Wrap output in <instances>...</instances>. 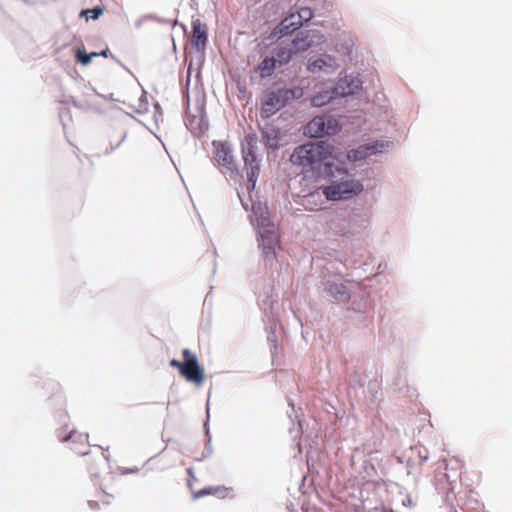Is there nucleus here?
I'll use <instances>...</instances> for the list:
<instances>
[{"instance_id":"1","label":"nucleus","mask_w":512,"mask_h":512,"mask_svg":"<svg viewBox=\"0 0 512 512\" xmlns=\"http://www.w3.org/2000/svg\"><path fill=\"white\" fill-rule=\"evenodd\" d=\"M335 147L329 140H311L298 145L290 155L293 165L308 168L315 181L325 180L331 183L337 177L355 176L341 157L342 153L335 154Z\"/></svg>"},{"instance_id":"2","label":"nucleus","mask_w":512,"mask_h":512,"mask_svg":"<svg viewBox=\"0 0 512 512\" xmlns=\"http://www.w3.org/2000/svg\"><path fill=\"white\" fill-rule=\"evenodd\" d=\"M251 223L256 229L258 246L264 259L272 260L276 257V249L280 246V234L266 203L261 201L252 203Z\"/></svg>"},{"instance_id":"3","label":"nucleus","mask_w":512,"mask_h":512,"mask_svg":"<svg viewBox=\"0 0 512 512\" xmlns=\"http://www.w3.org/2000/svg\"><path fill=\"white\" fill-rule=\"evenodd\" d=\"M304 94V89L300 85L285 87L279 82L274 83L270 88L263 91L260 109L261 118H271L290 102L301 99Z\"/></svg>"},{"instance_id":"4","label":"nucleus","mask_w":512,"mask_h":512,"mask_svg":"<svg viewBox=\"0 0 512 512\" xmlns=\"http://www.w3.org/2000/svg\"><path fill=\"white\" fill-rule=\"evenodd\" d=\"M181 353L183 360L173 358L169 361V366L176 368L179 375L188 383H192L196 387L202 386L206 379V374L197 354L189 348H183Z\"/></svg>"},{"instance_id":"5","label":"nucleus","mask_w":512,"mask_h":512,"mask_svg":"<svg viewBox=\"0 0 512 512\" xmlns=\"http://www.w3.org/2000/svg\"><path fill=\"white\" fill-rule=\"evenodd\" d=\"M344 177L340 176V179L321 187L322 195L328 202L336 203L350 200L364 191V184L361 180L356 179L355 176L346 179Z\"/></svg>"},{"instance_id":"6","label":"nucleus","mask_w":512,"mask_h":512,"mask_svg":"<svg viewBox=\"0 0 512 512\" xmlns=\"http://www.w3.org/2000/svg\"><path fill=\"white\" fill-rule=\"evenodd\" d=\"M371 225L368 212L353 208L336 225V233L345 240H352L360 236Z\"/></svg>"},{"instance_id":"7","label":"nucleus","mask_w":512,"mask_h":512,"mask_svg":"<svg viewBox=\"0 0 512 512\" xmlns=\"http://www.w3.org/2000/svg\"><path fill=\"white\" fill-rule=\"evenodd\" d=\"M342 124L337 116L326 113L315 116L304 127L303 134L308 138H323L340 133Z\"/></svg>"},{"instance_id":"8","label":"nucleus","mask_w":512,"mask_h":512,"mask_svg":"<svg viewBox=\"0 0 512 512\" xmlns=\"http://www.w3.org/2000/svg\"><path fill=\"white\" fill-rule=\"evenodd\" d=\"M302 23L295 20V16H285L279 23L260 33V38L265 46L278 43L282 38L291 36L300 30Z\"/></svg>"},{"instance_id":"9","label":"nucleus","mask_w":512,"mask_h":512,"mask_svg":"<svg viewBox=\"0 0 512 512\" xmlns=\"http://www.w3.org/2000/svg\"><path fill=\"white\" fill-rule=\"evenodd\" d=\"M212 146L217 166L228 170L231 173V177H242V172L235 161L231 145L227 141L213 140Z\"/></svg>"},{"instance_id":"10","label":"nucleus","mask_w":512,"mask_h":512,"mask_svg":"<svg viewBox=\"0 0 512 512\" xmlns=\"http://www.w3.org/2000/svg\"><path fill=\"white\" fill-rule=\"evenodd\" d=\"M333 82L337 87L340 99L358 95L363 87V81L358 75L354 74H345L344 77H337Z\"/></svg>"},{"instance_id":"11","label":"nucleus","mask_w":512,"mask_h":512,"mask_svg":"<svg viewBox=\"0 0 512 512\" xmlns=\"http://www.w3.org/2000/svg\"><path fill=\"white\" fill-rule=\"evenodd\" d=\"M340 99L339 92L333 80L323 83L311 97V105L321 108L330 105L335 100Z\"/></svg>"},{"instance_id":"12","label":"nucleus","mask_w":512,"mask_h":512,"mask_svg":"<svg viewBox=\"0 0 512 512\" xmlns=\"http://www.w3.org/2000/svg\"><path fill=\"white\" fill-rule=\"evenodd\" d=\"M241 154L245 165L248 167L260 168V158L257 148V136L255 133H249L241 142Z\"/></svg>"},{"instance_id":"13","label":"nucleus","mask_w":512,"mask_h":512,"mask_svg":"<svg viewBox=\"0 0 512 512\" xmlns=\"http://www.w3.org/2000/svg\"><path fill=\"white\" fill-rule=\"evenodd\" d=\"M339 66L340 64L335 56L324 53L315 58H310L307 63V70L311 73L323 72L325 74H331Z\"/></svg>"},{"instance_id":"14","label":"nucleus","mask_w":512,"mask_h":512,"mask_svg":"<svg viewBox=\"0 0 512 512\" xmlns=\"http://www.w3.org/2000/svg\"><path fill=\"white\" fill-rule=\"evenodd\" d=\"M323 286L326 295L333 298L337 303L345 304L350 301L351 291L345 283L327 280L323 283Z\"/></svg>"},{"instance_id":"15","label":"nucleus","mask_w":512,"mask_h":512,"mask_svg":"<svg viewBox=\"0 0 512 512\" xmlns=\"http://www.w3.org/2000/svg\"><path fill=\"white\" fill-rule=\"evenodd\" d=\"M208 42V28L200 19L192 20L191 46L196 52H203Z\"/></svg>"},{"instance_id":"16","label":"nucleus","mask_w":512,"mask_h":512,"mask_svg":"<svg viewBox=\"0 0 512 512\" xmlns=\"http://www.w3.org/2000/svg\"><path fill=\"white\" fill-rule=\"evenodd\" d=\"M271 55L278 68L287 66L298 55L290 43H280L271 50Z\"/></svg>"},{"instance_id":"17","label":"nucleus","mask_w":512,"mask_h":512,"mask_svg":"<svg viewBox=\"0 0 512 512\" xmlns=\"http://www.w3.org/2000/svg\"><path fill=\"white\" fill-rule=\"evenodd\" d=\"M56 437L62 443H65V442L77 443V442H83V441L88 442V434L87 433H85V434L77 433L75 428L68 430V424L66 422H63V425L56 430Z\"/></svg>"},{"instance_id":"18","label":"nucleus","mask_w":512,"mask_h":512,"mask_svg":"<svg viewBox=\"0 0 512 512\" xmlns=\"http://www.w3.org/2000/svg\"><path fill=\"white\" fill-rule=\"evenodd\" d=\"M261 137L263 142L273 151H276L280 148L281 140L283 137L282 132L277 127H269L264 130H261Z\"/></svg>"},{"instance_id":"19","label":"nucleus","mask_w":512,"mask_h":512,"mask_svg":"<svg viewBox=\"0 0 512 512\" xmlns=\"http://www.w3.org/2000/svg\"><path fill=\"white\" fill-rule=\"evenodd\" d=\"M289 43L290 46H292L294 50L297 51L298 55L314 46V40H312L306 30L298 31L295 37Z\"/></svg>"},{"instance_id":"20","label":"nucleus","mask_w":512,"mask_h":512,"mask_svg":"<svg viewBox=\"0 0 512 512\" xmlns=\"http://www.w3.org/2000/svg\"><path fill=\"white\" fill-rule=\"evenodd\" d=\"M209 421H210V407H209V401H208L206 404V420L203 423L204 434H205V445H204V449L202 451L201 457L197 458L196 459L197 461H202V460L210 457L213 454L212 435L210 433Z\"/></svg>"},{"instance_id":"21","label":"nucleus","mask_w":512,"mask_h":512,"mask_svg":"<svg viewBox=\"0 0 512 512\" xmlns=\"http://www.w3.org/2000/svg\"><path fill=\"white\" fill-rule=\"evenodd\" d=\"M341 157L351 163H356L360 161H364L368 159L370 156L368 154V148L365 143L358 145L357 147L350 148L341 152Z\"/></svg>"},{"instance_id":"22","label":"nucleus","mask_w":512,"mask_h":512,"mask_svg":"<svg viewBox=\"0 0 512 512\" xmlns=\"http://www.w3.org/2000/svg\"><path fill=\"white\" fill-rule=\"evenodd\" d=\"M277 65L272 55L265 56L255 67L261 79L270 78L275 74Z\"/></svg>"},{"instance_id":"23","label":"nucleus","mask_w":512,"mask_h":512,"mask_svg":"<svg viewBox=\"0 0 512 512\" xmlns=\"http://www.w3.org/2000/svg\"><path fill=\"white\" fill-rule=\"evenodd\" d=\"M333 50L349 59L352 58L353 42L348 36L339 37L334 43Z\"/></svg>"},{"instance_id":"24","label":"nucleus","mask_w":512,"mask_h":512,"mask_svg":"<svg viewBox=\"0 0 512 512\" xmlns=\"http://www.w3.org/2000/svg\"><path fill=\"white\" fill-rule=\"evenodd\" d=\"M228 489L229 488L224 485L205 486L193 493V499H199L210 495H217L219 498H224Z\"/></svg>"},{"instance_id":"25","label":"nucleus","mask_w":512,"mask_h":512,"mask_svg":"<svg viewBox=\"0 0 512 512\" xmlns=\"http://www.w3.org/2000/svg\"><path fill=\"white\" fill-rule=\"evenodd\" d=\"M368 148L369 156L382 154L387 148L392 145L390 141L376 139L365 143Z\"/></svg>"},{"instance_id":"26","label":"nucleus","mask_w":512,"mask_h":512,"mask_svg":"<svg viewBox=\"0 0 512 512\" xmlns=\"http://www.w3.org/2000/svg\"><path fill=\"white\" fill-rule=\"evenodd\" d=\"M346 384L348 390H355L361 389L364 387L365 379L361 376L360 372L358 370H353L352 372L348 373L346 376Z\"/></svg>"},{"instance_id":"27","label":"nucleus","mask_w":512,"mask_h":512,"mask_svg":"<svg viewBox=\"0 0 512 512\" xmlns=\"http://www.w3.org/2000/svg\"><path fill=\"white\" fill-rule=\"evenodd\" d=\"M104 11L105 7L103 5H95L92 8H84L80 10L79 17L85 18L86 21L89 19L97 20L101 15H103Z\"/></svg>"},{"instance_id":"28","label":"nucleus","mask_w":512,"mask_h":512,"mask_svg":"<svg viewBox=\"0 0 512 512\" xmlns=\"http://www.w3.org/2000/svg\"><path fill=\"white\" fill-rule=\"evenodd\" d=\"M259 175H260V168H256L254 166V167H248V169H246V177H247L246 189L250 194L255 191Z\"/></svg>"},{"instance_id":"29","label":"nucleus","mask_w":512,"mask_h":512,"mask_svg":"<svg viewBox=\"0 0 512 512\" xmlns=\"http://www.w3.org/2000/svg\"><path fill=\"white\" fill-rule=\"evenodd\" d=\"M143 19H146V21H154L159 24H171L172 27L179 25L183 29V31H185V32L187 31L186 25L183 23H179L178 20H170L167 18H163V17L158 16L155 13L144 14Z\"/></svg>"},{"instance_id":"30","label":"nucleus","mask_w":512,"mask_h":512,"mask_svg":"<svg viewBox=\"0 0 512 512\" xmlns=\"http://www.w3.org/2000/svg\"><path fill=\"white\" fill-rule=\"evenodd\" d=\"M289 16H295L296 21H300L302 26L309 22L314 17V11L308 6L300 7L296 13H291Z\"/></svg>"},{"instance_id":"31","label":"nucleus","mask_w":512,"mask_h":512,"mask_svg":"<svg viewBox=\"0 0 512 512\" xmlns=\"http://www.w3.org/2000/svg\"><path fill=\"white\" fill-rule=\"evenodd\" d=\"M75 60L82 66H87L92 62L91 56L85 51L83 46L77 47L75 51Z\"/></svg>"},{"instance_id":"32","label":"nucleus","mask_w":512,"mask_h":512,"mask_svg":"<svg viewBox=\"0 0 512 512\" xmlns=\"http://www.w3.org/2000/svg\"><path fill=\"white\" fill-rule=\"evenodd\" d=\"M192 65H193V59L190 61V65L187 68V77H186V85L182 90L183 99L186 102L187 106H190V94H189V85L191 83V76H192Z\"/></svg>"},{"instance_id":"33","label":"nucleus","mask_w":512,"mask_h":512,"mask_svg":"<svg viewBox=\"0 0 512 512\" xmlns=\"http://www.w3.org/2000/svg\"><path fill=\"white\" fill-rule=\"evenodd\" d=\"M199 112H200V119H199V122H198L197 129L199 131V134L203 135L208 130V128H209V123H208V119H207V116H206L204 105H202L200 107V111Z\"/></svg>"},{"instance_id":"34","label":"nucleus","mask_w":512,"mask_h":512,"mask_svg":"<svg viewBox=\"0 0 512 512\" xmlns=\"http://www.w3.org/2000/svg\"><path fill=\"white\" fill-rule=\"evenodd\" d=\"M306 32H308V35L312 38V40H314V46L321 45L323 42H325V36L320 30L306 29Z\"/></svg>"},{"instance_id":"35","label":"nucleus","mask_w":512,"mask_h":512,"mask_svg":"<svg viewBox=\"0 0 512 512\" xmlns=\"http://www.w3.org/2000/svg\"><path fill=\"white\" fill-rule=\"evenodd\" d=\"M267 342H268V345H269L272 355L275 354L278 346H277V336H276V333L274 330H272L271 332L268 333Z\"/></svg>"},{"instance_id":"36","label":"nucleus","mask_w":512,"mask_h":512,"mask_svg":"<svg viewBox=\"0 0 512 512\" xmlns=\"http://www.w3.org/2000/svg\"><path fill=\"white\" fill-rule=\"evenodd\" d=\"M45 385L48 386L49 389L52 390L53 394L57 397V398H60L62 400V396L60 394V385L59 383L53 381V380H48L45 382Z\"/></svg>"},{"instance_id":"37","label":"nucleus","mask_w":512,"mask_h":512,"mask_svg":"<svg viewBox=\"0 0 512 512\" xmlns=\"http://www.w3.org/2000/svg\"><path fill=\"white\" fill-rule=\"evenodd\" d=\"M366 307H367V300H362L361 303H359V305H357V303L355 301L352 302V308L356 311L364 312Z\"/></svg>"},{"instance_id":"38","label":"nucleus","mask_w":512,"mask_h":512,"mask_svg":"<svg viewBox=\"0 0 512 512\" xmlns=\"http://www.w3.org/2000/svg\"><path fill=\"white\" fill-rule=\"evenodd\" d=\"M374 511L375 512H398L395 509H393L391 507L384 506V505L374 507Z\"/></svg>"},{"instance_id":"39","label":"nucleus","mask_w":512,"mask_h":512,"mask_svg":"<svg viewBox=\"0 0 512 512\" xmlns=\"http://www.w3.org/2000/svg\"><path fill=\"white\" fill-rule=\"evenodd\" d=\"M379 388V385L376 381L370 380L367 385V390L370 393H373L374 391H377Z\"/></svg>"},{"instance_id":"40","label":"nucleus","mask_w":512,"mask_h":512,"mask_svg":"<svg viewBox=\"0 0 512 512\" xmlns=\"http://www.w3.org/2000/svg\"><path fill=\"white\" fill-rule=\"evenodd\" d=\"M120 147V143H116V144H112L110 143V146L106 148L104 154L105 155H110L112 154L116 149H118Z\"/></svg>"},{"instance_id":"41","label":"nucleus","mask_w":512,"mask_h":512,"mask_svg":"<svg viewBox=\"0 0 512 512\" xmlns=\"http://www.w3.org/2000/svg\"><path fill=\"white\" fill-rule=\"evenodd\" d=\"M139 472V468L134 466L130 468H125L122 472L123 475L136 474Z\"/></svg>"},{"instance_id":"42","label":"nucleus","mask_w":512,"mask_h":512,"mask_svg":"<svg viewBox=\"0 0 512 512\" xmlns=\"http://www.w3.org/2000/svg\"><path fill=\"white\" fill-rule=\"evenodd\" d=\"M111 55H112V53L110 52L108 47L99 51V56H101V57L107 58V57H111Z\"/></svg>"},{"instance_id":"43","label":"nucleus","mask_w":512,"mask_h":512,"mask_svg":"<svg viewBox=\"0 0 512 512\" xmlns=\"http://www.w3.org/2000/svg\"><path fill=\"white\" fill-rule=\"evenodd\" d=\"M402 505L403 506H406V507H413L414 504L412 502V498L411 496H407L403 501H402Z\"/></svg>"},{"instance_id":"44","label":"nucleus","mask_w":512,"mask_h":512,"mask_svg":"<svg viewBox=\"0 0 512 512\" xmlns=\"http://www.w3.org/2000/svg\"><path fill=\"white\" fill-rule=\"evenodd\" d=\"M99 448H100L102 451H106V450H108V449H109V447L104 448V447H102V446H99ZM101 456H102L103 460H104L106 463H108V462H109V458H110V456H109L108 454H105L104 452H102V453H101Z\"/></svg>"},{"instance_id":"45","label":"nucleus","mask_w":512,"mask_h":512,"mask_svg":"<svg viewBox=\"0 0 512 512\" xmlns=\"http://www.w3.org/2000/svg\"><path fill=\"white\" fill-rule=\"evenodd\" d=\"M154 108H155V115H154V117L157 120V114L162 115V109H161V106H160V104L158 102H156L154 104Z\"/></svg>"},{"instance_id":"46","label":"nucleus","mask_w":512,"mask_h":512,"mask_svg":"<svg viewBox=\"0 0 512 512\" xmlns=\"http://www.w3.org/2000/svg\"><path fill=\"white\" fill-rule=\"evenodd\" d=\"M237 195L240 199L241 205L244 208V210L248 211V204L242 199V193L237 191Z\"/></svg>"},{"instance_id":"47","label":"nucleus","mask_w":512,"mask_h":512,"mask_svg":"<svg viewBox=\"0 0 512 512\" xmlns=\"http://www.w3.org/2000/svg\"><path fill=\"white\" fill-rule=\"evenodd\" d=\"M146 21V19H143V15L135 22V28L140 29L143 25V23Z\"/></svg>"},{"instance_id":"48","label":"nucleus","mask_w":512,"mask_h":512,"mask_svg":"<svg viewBox=\"0 0 512 512\" xmlns=\"http://www.w3.org/2000/svg\"><path fill=\"white\" fill-rule=\"evenodd\" d=\"M88 506L91 509L95 510V509H97L99 507V503L97 501H95V500H89L88 501Z\"/></svg>"},{"instance_id":"49","label":"nucleus","mask_w":512,"mask_h":512,"mask_svg":"<svg viewBox=\"0 0 512 512\" xmlns=\"http://www.w3.org/2000/svg\"><path fill=\"white\" fill-rule=\"evenodd\" d=\"M263 306H265V309L271 305V301L269 299V295H266L265 298L262 300Z\"/></svg>"},{"instance_id":"50","label":"nucleus","mask_w":512,"mask_h":512,"mask_svg":"<svg viewBox=\"0 0 512 512\" xmlns=\"http://www.w3.org/2000/svg\"><path fill=\"white\" fill-rule=\"evenodd\" d=\"M290 405H291V407H292V412H291V413H289V412H288V417L292 420V419H293V418H292V417H293V414H295L294 416H295L296 418L298 417V415H297V413H296V411H295V406H294V404L291 402V403H290Z\"/></svg>"},{"instance_id":"51","label":"nucleus","mask_w":512,"mask_h":512,"mask_svg":"<svg viewBox=\"0 0 512 512\" xmlns=\"http://www.w3.org/2000/svg\"><path fill=\"white\" fill-rule=\"evenodd\" d=\"M71 103L76 108H81L82 107V105L79 103V101L75 97H73V96L71 97Z\"/></svg>"},{"instance_id":"52","label":"nucleus","mask_w":512,"mask_h":512,"mask_svg":"<svg viewBox=\"0 0 512 512\" xmlns=\"http://www.w3.org/2000/svg\"><path fill=\"white\" fill-rule=\"evenodd\" d=\"M186 472H187V475L189 476L190 479H194V469H193V467H188L186 469Z\"/></svg>"},{"instance_id":"53","label":"nucleus","mask_w":512,"mask_h":512,"mask_svg":"<svg viewBox=\"0 0 512 512\" xmlns=\"http://www.w3.org/2000/svg\"><path fill=\"white\" fill-rule=\"evenodd\" d=\"M73 449H74V451H75L76 453H78V454H80V455H83V456H86V455H89V454H90V451H89V450H87V451H82V450H78V449H76V448H73Z\"/></svg>"},{"instance_id":"54","label":"nucleus","mask_w":512,"mask_h":512,"mask_svg":"<svg viewBox=\"0 0 512 512\" xmlns=\"http://www.w3.org/2000/svg\"><path fill=\"white\" fill-rule=\"evenodd\" d=\"M126 138H127V132L124 131L117 143H120V145H121L125 141Z\"/></svg>"},{"instance_id":"55","label":"nucleus","mask_w":512,"mask_h":512,"mask_svg":"<svg viewBox=\"0 0 512 512\" xmlns=\"http://www.w3.org/2000/svg\"><path fill=\"white\" fill-rule=\"evenodd\" d=\"M111 59H113L116 63H118L119 65H121L122 67L126 68L125 65L121 62L120 59H118L115 55H111Z\"/></svg>"},{"instance_id":"56","label":"nucleus","mask_w":512,"mask_h":512,"mask_svg":"<svg viewBox=\"0 0 512 512\" xmlns=\"http://www.w3.org/2000/svg\"><path fill=\"white\" fill-rule=\"evenodd\" d=\"M139 101H140V103H141V104H142V103H146V104H147V96H146V92H144V93L141 95V97H140Z\"/></svg>"},{"instance_id":"57","label":"nucleus","mask_w":512,"mask_h":512,"mask_svg":"<svg viewBox=\"0 0 512 512\" xmlns=\"http://www.w3.org/2000/svg\"><path fill=\"white\" fill-rule=\"evenodd\" d=\"M88 54L91 56V60L95 57H99V52L96 51L89 52Z\"/></svg>"},{"instance_id":"58","label":"nucleus","mask_w":512,"mask_h":512,"mask_svg":"<svg viewBox=\"0 0 512 512\" xmlns=\"http://www.w3.org/2000/svg\"><path fill=\"white\" fill-rule=\"evenodd\" d=\"M89 470H90V473H91V475H92L93 477H97V476H98V473H97L96 471H94L92 467H90V469H89Z\"/></svg>"},{"instance_id":"59","label":"nucleus","mask_w":512,"mask_h":512,"mask_svg":"<svg viewBox=\"0 0 512 512\" xmlns=\"http://www.w3.org/2000/svg\"><path fill=\"white\" fill-rule=\"evenodd\" d=\"M200 79H201V73H200V71H198L196 74V81H199Z\"/></svg>"},{"instance_id":"60","label":"nucleus","mask_w":512,"mask_h":512,"mask_svg":"<svg viewBox=\"0 0 512 512\" xmlns=\"http://www.w3.org/2000/svg\"><path fill=\"white\" fill-rule=\"evenodd\" d=\"M354 512H359V511L356 509ZM364 512H375V511H374V508H372V509H369V510H365Z\"/></svg>"},{"instance_id":"61","label":"nucleus","mask_w":512,"mask_h":512,"mask_svg":"<svg viewBox=\"0 0 512 512\" xmlns=\"http://www.w3.org/2000/svg\"><path fill=\"white\" fill-rule=\"evenodd\" d=\"M187 486H188V488L192 489V484H191L190 479H188V481H187Z\"/></svg>"},{"instance_id":"62","label":"nucleus","mask_w":512,"mask_h":512,"mask_svg":"<svg viewBox=\"0 0 512 512\" xmlns=\"http://www.w3.org/2000/svg\"><path fill=\"white\" fill-rule=\"evenodd\" d=\"M105 99L113 100V94L111 93L108 97H105Z\"/></svg>"},{"instance_id":"63","label":"nucleus","mask_w":512,"mask_h":512,"mask_svg":"<svg viewBox=\"0 0 512 512\" xmlns=\"http://www.w3.org/2000/svg\"><path fill=\"white\" fill-rule=\"evenodd\" d=\"M299 429H302V420H298Z\"/></svg>"},{"instance_id":"64","label":"nucleus","mask_w":512,"mask_h":512,"mask_svg":"<svg viewBox=\"0 0 512 512\" xmlns=\"http://www.w3.org/2000/svg\"><path fill=\"white\" fill-rule=\"evenodd\" d=\"M92 90L96 93V95L101 96V94H99V93L96 91V88L92 87Z\"/></svg>"}]
</instances>
